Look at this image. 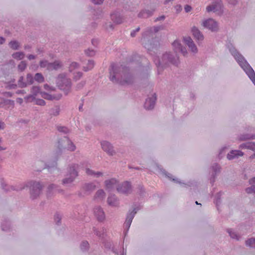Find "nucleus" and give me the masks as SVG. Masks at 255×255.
<instances>
[{
    "label": "nucleus",
    "mask_w": 255,
    "mask_h": 255,
    "mask_svg": "<svg viewBox=\"0 0 255 255\" xmlns=\"http://www.w3.org/2000/svg\"><path fill=\"white\" fill-rule=\"evenodd\" d=\"M137 193L140 196H143L144 194L145 191L142 185H138L137 187Z\"/></svg>",
    "instance_id": "864d4df0"
},
{
    "label": "nucleus",
    "mask_w": 255,
    "mask_h": 255,
    "mask_svg": "<svg viewBox=\"0 0 255 255\" xmlns=\"http://www.w3.org/2000/svg\"><path fill=\"white\" fill-rule=\"evenodd\" d=\"M222 195V193L221 192H219L217 194L215 197V200L214 201V203L216 204V206L217 208L218 209V206L221 204V196Z\"/></svg>",
    "instance_id": "a19ab883"
},
{
    "label": "nucleus",
    "mask_w": 255,
    "mask_h": 255,
    "mask_svg": "<svg viewBox=\"0 0 255 255\" xmlns=\"http://www.w3.org/2000/svg\"><path fill=\"white\" fill-rule=\"evenodd\" d=\"M35 104L39 106H44L46 103L44 100L40 99H35Z\"/></svg>",
    "instance_id": "bf43d9fd"
},
{
    "label": "nucleus",
    "mask_w": 255,
    "mask_h": 255,
    "mask_svg": "<svg viewBox=\"0 0 255 255\" xmlns=\"http://www.w3.org/2000/svg\"><path fill=\"white\" fill-rule=\"evenodd\" d=\"M85 84H86V82L85 81H81V82H80V83H79L77 85V86H76L77 89V90H79V89H82V88L84 87V86H85Z\"/></svg>",
    "instance_id": "0e129e2a"
},
{
    "label": "nucleus",
    "mask_w": 255,
    "mask_h": 255,
    "mask_svg": "<svg viewBox=\"0 0 255 255\" xmlns=\"http://www.w3.org/2000/svg\"><path fill=\"white\" fill-rule=\"evenodd\" d=\"M94 213L98 221L103 222L105 220V214L100 206H96L94 208Z\"/></svg>",
    "instance_id": "f3484780"
},
{
    "label": "nucleus",
    "mask_w": 255,
    "mask_h": 255,
    "mask_svg": "<svg viewBox=\"0 0 255 255\" xmlns=\"http://www.w3.org/2000/svg\"><path fill=\"white\" fill-rule=\"evenodd\" d=\"M102 149L109 156H113L116 153L113 145L109 141L103 140L101 142Z\"/></svg>",
    "instance_id": "9d476101"
},
{
    "label": "nucleus",
    "mask_w": 255,
    "mask_h": 255,
    "mask_svg": "<svg viewBox=\"0 0 255 255\" xmlns=\"http://www.w3.org/2000/svg\"><path fill=\"white\" fill-rule=\"evenodd\" d=\"M244 154V152L239 150H232L227 155L228 159L231 160L235 158H238L240 156H242Z\"/></svg>",
    "instance_id": "6ab92c4d"
},
{
    "label": "nucleus",
    "mask_w": 255,
    "mask_h": 255,
    "mask_svg": "<svg viewBox=\"0 0 255 255\" xmlns=\"http://www.w3.org/2000/svg\"><path fill=\"white\" fill-rule=\"evenodd\" d=\"M109 73L110 79L114 83L125 86L131 85L134 81V77L129 68L122 65L112 64L109 68Z\"/></svg>",
    "instance_id": "f257e3e1"
},
{
    "label": "nucleus",
    "mask_w": 255,
    "mask_h": 255,
    "mask_svg": "<svg viewBox=\"0 0 255 255\" xmlns=\"http://www.w3.org/2000/svg\"><path fill=\"white\" fill-rule=\"evenodd\" d=\"M140 30V27H137L135 29L132 30L131 33H130V36L132 37H133L135 36L136 35V33L138 32Z\"/></svg>",
    "instance_id": "338daca9"
},
{
    "label": "nucleus",
    "mask_w": 255,
    "mask_h": 255,
    "mask_svg": "<svg viewBox=\"0 0 255 255\" xmlns=\"http://www.w3.org/2000/svg\"><path fill=\"white\" fill-rule=\"evenodd\" d=\"M246 245L247 246L255 248V238H251L247 240Z\"/></svg>",
    "instance_id": "37998d69"
},
{
    "label": "nucleus",
    "mask_w": 255,
    "mask_h": 255,
    "mask_svg": "<svg viewBox=\"0 0 255 255\" xmlns=\"http://www.w3.org/2000/svg\"><path fill=\"white\" fill-rule=\"evenodd\" d=\"M57 187V185L54 184L49 185L48 187V195H49L52 190L56 189Z\"/></svg>",
    "instance_id": "052dcab7"
},
{
    "label": "nucleus",
    "mask_w": 255,
    "mask_h": 255,
    "mask_svg": "<svg viewBox=\"0 0 255 255\" xmlns=\"http://www.w3.org/2000/svg\"><path fill=\"white\" fill-rule=\"evenodd\" d=\"M7 105L11 106L13 108L14 105V101L0 97V107L3 108L4 106Z\"/></svg>",
    "instance_id": "a878e982"
},
{
    "label": "nucleus",
    "mask_w": 255,
    "mask_h": 255,
    "mask_svg": "<svg viewBox=\"0 0 255 255\" xmlns=\"http://www.w3.org/2000/svg\"><path fill=\"white\" fill-rule=\"evenodd\" d=\"M24 53L23 52H16L12 54V57L17 60H21L24 58Z\"/></svg>",
    "instance_id": "f704fd0d"
},
{
    "label": "nucleus",
    "mask_w": 255,
    "mask_h": 255,
    "mask_svg": "<svg viewBox=\"0 0 255 255\" xmlns=\"http://www.w3.org/2000/svg\"><path fill=\"white\" fill-rule=\"evenodd\" d=\"M105 27L107 29L113 30L114 28V26L112 23H111V22H108L106 23Z\"/></svg>",
    "instance_id": "774afa93"
},
{
    "label": "nucleus",
    "mask_w": 255,
    "mask_h": 255,
    "mask_svg": "<svg viewBox=\"0 0 255 255\" xmlns=\"http://www.w3.org/2000/svg\"><path fill=\"white\" fill-rule=\"evenodd\" d=\"M108 204L113 207H116L119 205L117 198L115 195L110 194L107 199Z\"/></svg>",
    "instance_id": "393cba45"
},
{
    "label": "nucleus",
    "mask_w": 255,
    "mask_h": 255,
    "mask_svg": "<svg viewBox=\"0 0 255 255\" xmlns=\"http://www.w3.org/2000/svg\"><path fill=\"white\" fill-rule=\"evenodd\" d=\"M210 4L206 7V11L210 12H220L223 13V4L222 0H211Z\"/></svg>",
    "instance_id": "0eeeda50"
},
{
    "label": "nucleus",
    "mask_w": 255,
    "mask_h": 255,
    "mask_svg": "<svg viewBox=\"0 0 255 255\" xmlns=\"http://www.w3.org/2000/svg\"><path fill=\"white\" fill-rule=\"evenodd\" d=\"M83 76V73L81 72H77L74 73L73 79L75 81L79 80Z\"/></svg>",
    "instance_id": "4d7b16f0"
},
{
    "label": "nucleus",
    "mask_w": 255,
    "mask_h": 255,
    "mask_svg": "<svg viewBox=\"0 0 255 255\" xmlns=\"http://www.w3.org/2000/svg\"><path fill=\"white\" fill-rule=\"evenodd\" d=\"M227 232L228 233H229L230 236L232 238V239H235L237 240H239L240 239V237L238 235V234L235 232L234 231H233L232 229H228L227 230Z\"/></svg>",
    "instance_id": "e433bc0d"
},
{
    "label": "nucleus",
    "mask_w": 255,
    "mask_h": 255,
    "mask_svg": "<svg viewBox=\"0 0 255 255\" xmlns=\"http://www.w3.org/2000/svg\"><path fill=\"white\" fill-rule=\"evenodd\" d=\"M131 185L129 182L125 181L117 187V191L119 193L125 194H128L131 192Z\"/></svg>",
    "instance_id": "9b49d317"
},
{
    "label": "nucleus",
    "mask_w": 255,
    "mask_h": 255,
    "mask_svg": "<svg viewBox=\"0 0 255 255\" xmlns=\"http://www.w3.org/2000/svg\"><path fill=\"white\" fill-rule=\"evenodd\" d=\"M106 194L103 189L98 190L94 196L95 199H99L103 200L105 197Z\"/></svg>",
    "instance_id": "7c9ffc66"
},
{
    "label": "nucleus",
    "mask_w": 255,
    "mask_h": 255,
    "mask_svg": "<svg viewBox=\"0 0 255 255\" xmlns=\"http://www.w3.org/2000/svg\"><path fill=\"white\" fill-rule=\"evenodd\" d=\"M85 54L89 57L94 56L96 54V51L92 49L89 48L85 50Z\"/></svg>",
    "instance_id": "de8ad7c7"
},
{
    "label": "nucleus",
    "mask_w": 255,
    "mask_h": 255,
    "mask_svg": "<svg viewBox=\"0 0 255 255\" xmlns=\"http://www.w3.org/2000/svg\"><path fill=\"white\" fill-rule=\"evenodd\" d=\"M34 78L33 77L32 75L30 73H28L26 75V82L27 86L28 85H32L34 83Z\"/></svg>",
    "instance_id": "a18cd8bd"
},
{
    "label": "nucleus",
    "mask_w": 255,
    "mask_h": 255,
    "mask_svg": "<svg viewBox=\"0 0 255 255\" xmlns=\"http://www.w3.org/2000/svg\"><path fill=\"white\" fill-rule=\"evenodd\" d=\"M154 62L156 65L158 69V71L162 70L164 68L169 65L170 64L174 65L175 59L174 56L170 53H165L163 54L161 60L158 58H155L154 59Z\"/></svg>",
    "instance_id": "7ed1b4c3"
},
{
    "label": "nucleus",
    "mask_w": 255,
    "mask_h": 255,
    "mask_svg": "<svg viewBox=\"0 0 255 255\" xmlns=\"http://www.w3.org/2000/svg\"><path fill=\"white\" fill-rule=\"evenodd\" d=\"M23 77L20 76L18 80L17 86L21 88H25L27 86V83L24 82Z\"/></svg>",
    "instance_id": "ea45409f"
},
{
    "label": "nucleus",
    "mask_w": 255,
    "mask_h": 255,
    "mask_svg": "<svg viewBox=\"0 0 255 255\" xmlns=\"http://www.w3.org/2000/svg\"><path fill=\"white\" fill-rule=\"evenodd\" d=\"M10 223L8 220L4 219L1 224V230L3 231H7L10 229Z\"/></svg>",
    "instance_id": "c85d7f7f"
},
{
    "label": "nucleus",
    "mask_w": 255,
    "mask_h": 255,
    "mask_svg": "<svg viewBox=\"0 0 255 255\" xmlns=\"http://www.w3.org/2000/svg\"><path fill=\"white\" fill-rule=\"evenodd\" d=\"M86 173L88 175L90 176H93L94 177L95 172L89 168H86Z\"/></svg>",
    "instance_id": "69168bd1"
},
{
    "label": "nucleus",
    "mask_w": 255,
    "mask_h": 255,
    "mask_svg": "<svg viewBox=\"0 0 255 255\" xmlns=\"http://www.w3.org/2000/svg\"><path fill=\"white\" fill-rule=\"evenodd\" d=\"M60 109L59 107L56 106L53 108H51L49 111V114L51 116H57L59 115Z\"/></svg>",
    "instance_id": "2f4dec72"
},
{
    "label": "nucleus",
    "mask_w": 255,
    "mask_h": 255,
    "mask_svg": "<svg viewBox=\"0 0 255 255\" xmlns=\"http://www.w3.org/2000/svg\"><path fill=\"white\" fill-rule=\"evenodd\" d=\"M61 216L58 214L56 213L54 216V220L56 224L59 225L61 223Z\"/></svg>",
    "instance_id": "5fc2aeb1"
},
{
    "label": "nucleus",
    "mask_w": 255,
    "mask_h": 255,
    "mask_svg": "<svg viewBox=\"0 0 255 255\" xmlns=\"http://www.w3.org/2000/svg\"><path fill=\"white\" fill-rule=\"evenodd\" d=\"M157 170L159 173L165 178H167L170 181H175V179L174 176L170 173L166 171L161 165L157 164H156Z\"/></svg>",
    "instance_id": "a211bd4d"
},
{
    "label": "nucleus",
    "mask_w": 255,
    "mask_h": 255,
    "mask_svg": "<svg viewBox=\"0 0 255 255\" xmlns=\"http://www.w3.org/2000/svg\"><path fill=\"white\" fill-rule=\"evenodd\" d=\"M62 65L59 61H55L54 62L50 63L49 66V71L53 70H57L62 67Z\"/></svg>",
    "instance_id": "bb28decb"
},
{
    "label": "nucleus",
    "mask_w": 255,
    "mask_h": 255,
    "mask_svg": "<svg viewBox=\"0 0 255 255\" xmlns=\"http://www.w3.org/2000/svg\"><path fill=\"white\" fill-rule=\"evenodd\" d=\"M58 144V147L60 150L67 149L70 151H74L76 149L75 145L67 136H64L63 138L60 139Z\"/></svg>",
    "instance_id": "423d86ee"
},
{
    "label": "nucleus",
    "mask_w": 255,
    "mask_h": 255,
    "mask_svg": "<svg viewBox=\"0 0 255 255\" xmlns=\"http://www.w3.org/2000/svg\"><path fill=\"white\" fill-rule=\"evenodd\" d=\"M157 97L155 93H153L151 96H148L146 99L144 104V107L146 110H152L155 104Z\"/></svg>",
    "instance_id": "f8f14e48"
},
{
    "label": "nucleus",
    "mask_w": 255,
    "mask_h": 255,
    "mask_svg": "<svg viewBox=\"0 0 255 255\" xmlns=\"http://www.w3.org/2000/svg\"><path fill=\"white\" fill-rule=\"evenodd\" d=\"M111 19L116 24H121L123 22V19L121 13L118 12H114L111 14Z\"/></svg>",
    "instance_id": "b1692460"
},
{
    "label": "nucleus",
    "mask_w": 255,
    "mask_h": 255,
    "mask_svg": "<svg viewBox=\"0 0 255 255\" xmlns=\"http://www.w3.org/2000/svg\"><path fill=\"white\" fill-rule=\"evenodd\" d=\"M89 248V244L87 241H83L80 245V249L83 252L87 251Z\"/></svg>",
    "instance_id": "c03bdc74"
},
{
    "label": "nucleus",
    "mask_w": 255,
    "mask_h": 255,
    "mask_svg": "<svg viewBox=\"0 0 255 255\" xmlns=\"http://www.w3.org/2000/svg\"><path fill=\"white\" fill-rule=\"evenodd\" d=\"M34 80L38 83H42L44 81V78L43 75L39 73H36L34 76Z\"/></svg>",
    "instance_id": "c9c22d12"
},
{
    "label": "nucleus",
    "mask_w": 255,
    "mask_h": 255,
    "mask_svg": "<svg viewBox=\"0 0 255 255\" xmlns=\"http://www.w3.org/2000/svg\"><path fill=\"white\" fill-rule=\"evenodd\" d=\"M2 187L3 190L6 191H10L11 190H18V189H16L14 186H9L8 187L6 185H4V184H2Z\"/></svg>",
    "instance_id": "3c124183"
},
{
    "label": "nucleus",
    "mask_w": 255,
    "mask_h": 255,
    "mask_svg": "<svg viewBox=\"0 0 255 255\" xmlns=\"http://www.w3.org/2000/svg\"><path fill=\"white\" fill-rule=\"evenodd\" d=\"M96 185L93 182L85 183L83 186V189L86 193L90 194L96 189Z\"/></svg>",
    "instance_id": "5701e85b"
},
{
    "label": "nucleus",
    "mask_w": 255,
    "mask_h": 255,
    "mask_svg": "<svg viewBox=\"0 0 255 255\" xmlns=\"http://www.w3.org/2000/svg\"><path fill=\"white\" fill-rule=\"evenodd\" d=\"M105 184L106 189L109 191L113 190L115 188L117 189V187L119 185L118 181L115 178H111L110 179L105 180Z\"/></svg>",
    "instance_id": "dca6fc26"
},
{
    "label": "nucleus",
    "mask_w": 255,
    "mask_h": 255,
    "mask_svg": "<svg viewBox=\"0 0 255 255\" xmlns=\"http://www.w3.org/2000/svg\"><path fill=\"white\" fill-rule=\"evenodd\" d=\"M138 209L136 208H134L132 211L129 210L127 214L126 220L124 224L125 230H126L125 234L127 233L128 231L132 220L137 213Z\"/></svg>",
    "instance_id": "1a4fd4ad"
},
{
    "label": "nucleus",
    "mask_w": 255,
    "mask_h": 255,
    "mask_svg": "<svg viewBox=\"0 0 255 255\" xmlns=\"http://www.w3.org/2000/svg\"><path fill=\"white\" fill-rule=\"evenodd\" d=\"M37 164H41L42 166L40 168L36 169L37 171H41L42 169L45 168H47L48 171L50 173H54L56 172L58 173L59 172V169L57 168V163L56 161H54L51 164H46L42 161H38Z\"/></svg>",
    "instance_id": "6e6552de"
},
{
    "label": "nucleus",
    "mask_w": 255,
    "mask_h": 255,
    "mask_svg": "<svg viewBox=\"0 0 255 255\" xmlns=\"http://www.w3.org/2000/svg\"><path fill=\"white\" fill-rule=\"evenodd\" d=\"M56 84L59 89L64 91L65 95H68L71 88V79L67 78L64 74H59L56 80Z\"/></svg>",
    "instance_id": "20e7f679"
},
{
    "label": "nucleus",
    "mask_w": 255,
    "mask_h": 255,
    "mask_svg": "<svg viewBox=\"0 0 255 255\" xmlns=\"http://www.w3.org/2000/svg\"><path fill=\"white\" fill-rule=\"evenodd\" d=\"M35 99H36L34 95H33L32 94L28 95L27 96H26L24 98L25 100L27 102H30L35 101Z\"/></svg>",
    "instance_id": "6e6d98bb"
},
{
    "label": "nucleus",
    "mask_w": 255,
    "mask_h": 255,
    "mask_svg": "<svg viewBox=\"0 0 255 255\" xmlns=\"http://www.w3.org/2000/svg\"><path fill=\"white\" fill-rule=\"evenodd\" d=\"M79 67V64L76 62H73L71 63L69 68V71L71 72L73 70L78 68Z\"/></svg>",
    "instance_id": "8fccbe9b"
},
{
    "label": "nucleus",
    "mask_w": 255,
    "mask_h": 255,
    "mask_svg": "<svg viewBox=\"0 0 255 255\" xmlns=\"http://www.w3.org/2000/svg\"><path fill=\"white\" fill-rule=\"evenodd\" d=\"M191 31L194 38L198 41H202L204 39V36L201 31L196 26L192 28Z\"/></svg>",
    "instance_id": "4be33fe9"
},
{
    "label": "nucleus",
    "mask_w": 255,
    "mask_h": 255,
    "mask_svg": "<svg viewBox=\"0 0 255 255\" xmlns=\"http://www.w3.org/2000/svg\"><path fill=\"white\" fill-rule=\"evenodd\" d=\"M8 46L12 50H16L19 49L20 47V43L18 41L13 40L9 42Z\"/></svg>",
    "instance_id": "c756f323"
},
{
    "label": "nucleus",
    "mask_w": 255,
    "mask_h": 255,
    "mask_svg": "<svg viewBox=\"0 0 255 255\" xmlns=\"http://www.w3.org/2000/svg\"><path fill=\"white\" fill-rule=\"evenodd\" d=\"M212 170L214 173L211 175L210 178V182L213 184L215 181V178L217 174L220 172L221 167L217 163L214 164L212 166Z\"/></svg>",
    "instance_id": "412c9836"
},
{
    "label": "nucleus",
    "mask_w": 255,
    "mask_h": 255,
    "mask_svg": "<svg viewBox=\"0 0 255 255\" xmlns=\"http://www.w3.org/2000/svg\"><path fill=\"white\" fill-rule=\"evenodd\" d=\"M154 9H144L141 10L138 14V17L141 18H147L153 14Z\"/></svg>",
    "instance_id": "aec40b11"
},
{
    "label": "nucleus",
    "mask_w": 255,
    "mask_h": 255,
    "mask_svg": "<svg viewBox=\"0 0 255 255\" xmlns=\"http://www.w3.org/2000/svg\"><path fill=\"white\" fill-rule=\"evenodd\" d=\"M240 141H244L249 139H255V134H251L249 133H244L240 134L238 137Z\"/></svg>",
    "instance_id": "cd10ccee"
},
{
    "label": "nucleus",
    "mask_w": 255,
    "mask_h": 255,
    "mask_svg": "<svg viewBox=\"0 0 255 255\" xmlns=\"http://www.w3.org/2000/svg\"><path fill=\"white\" fill-rule=\"evenodd\" d=\"M30 197L32 199L37 198L40 194L43 185L39 181H31L29 182Z\"/></svg>",
    "instance_id": "39448f33"
},
{
    "label": "nucleus",
    "mask_w": 255,
    "mask_h": 255,
    "mask_svg": "<svg viewBox=\"0 0 255 255\" xmlns=\"http://www.w3.org/2000/svg\"><path fill=\"white\" fill-rule=\"evenodd\" d=\"M56 128L58 131L64 134L70 132V130L66 127L57 126Z\"/></svg>",
    "instance_id": "4c0bfd02"
},
{
    "label": "nucleus",
    "mask_w": 255,
    "mask_h": 255,
    "mask_svg": "<svg viewBox=\"0 0 255 255\" xmlns=\"http://www.w3.org/2000/svg\"><path fill=\"white\" fill-rule=\"evenodd\" d=\"M49 63L47 60H43L40 61L39 65L41 68H46L49 70Z\"/></svg>",
    "instance_id": "49530a36"
},
{
    "label": "nucleus",
    "mask_w": 255,
    "mask_h": 255,
    "mask_svg": "<svg viewBox=\"0 0 255 255\" xmlns=\"http://www.w3.org/2000/svg\"><path fill=\"white\" fill-rule=\"evenodd\" d=\"M184 40L185 44L188 47L189 50L193 53V54H195L198 52V48L190 37L184 38Z\"/></svg>",
    "instance_id": "4468645a"
},
{
    "label": "nucleus",
    "mask_w": 255,
    "mask_h": 255,
    "mask_svg": "<svg viewBox=\"0 0 255 255\" xmlns=\"http://www.w3.org/2000/svg\"><path fill=\"white\" fill-rule=\"evenodd\" d=\"M202 25L204 27L213 32L217 31L218 30L217 22L212 18H209L204 20Z\"/></svg>",
    "instance_id": "ddd939ff"
},
{
    "label": "nucleus",
    "mask_w": 255,
    "mask_h": 255,
    "mask_svg": "<svg viewBox=\"0 0 255 255\" xmlns=\"http://www.w3.org/2000/svg\"><path fill=\"white\" fill-rule=\"evenodd\" d=\"M27 66V64L25 61H22L20 62L19 64L18 65V69L20 71H24Z\"/></svg>",
    "instance_id": "09e8293b"
},
{
    "label": "nucleus",
    "mask_w": 255,
    "mask_h": 255,
    "mask_svg": "<svg viewBox=\"0 0 255 255\" xmlns=\"http://www.w3.org/2000/svg\"><path fill=\"white\" fill-rule=\"evenodd\" d=\"M251 186L246 189V192L248 194L254 193L255 192V185L251 184Z\"/></svg>",
    "instance_id": "603ef678"
},
{
    "label": "nucleus",
    "mask_w": 255,
    "mask_h": 255,
    "mask_svg": "<svg viewBox=\"0 0 255 255\" xmlns=\"http://www.w3.org/2000/svg\"><path fill=\"white\" fill-rule=\"evenodd\" d=\"M40 95L41 96V97L46 100H53V99H54V96L44 92H41Z\"/></svg>",
    "instance_id": "79ce46f5"
},
{
    "label": "nucleus",
    "mask_w": 255,
    "mask_h": 255,
    "mask_svg": "<svg viewBox=\"0 0 255 255\" xmlns=\"http://www.w3.org/2000/svg\"><path fill=\"white\" fill-rule=\"evenodd\" d=\"M159 46V42L156 39H152L151 42L146 43L144 44L145 48H146L149 52L153 51L155 53V50H157Z\"/></svg>",
    "instance_id": "2eb2a0df"
},
{
    "label": "nucleus",
    "mask_w": 255,
    "mask_h": 255,
    "mask_svg": "<svg viewBox=\"0 0 255 255\" xmlns=\"http://www.w3.org/2000/svg\"><path fill=\"white\" fill-rule=\"evenodd\" d=\"M79 165L76 164L69 165L65 177L62 180V184L66 187H72L76 178L79 176L78 169Z\"/></svg>",
    "instance_id": "f03ea898"
},
{
    "label": "nucleus",
    "mask_w": 255,
    "mask_h": 255,
    "mask_svg": "<svg viewBox=\"0 0 255 255\" xmlns=\"http://www.w3.org/2000/svg\"><path fill=\"white\" fill-rule=\"evenodd\" d=\"M165 29V26L164 25H161L156 26L154 27H151L148 28V31L150 32L153 31L154 33H157L160 30H162Z\"/></svg>",
    "instance_id": "473e14b6"
},
{
    "label": "nucleus",
    "mask_w": 255,
    "mask_h": 255,
    "mask_svg": "<svg viewBox=\"0 0 255 255\" xmlns=\"http://www.w3.org/2000/svg\"><path fill=\"white\" fill-rule=\"evenodd\" d=\"M93 231L96 236L99 238H104V233H102V232L99 231L95 227L93 228Z\"/></svg>",
    "instance_id": "13d9d810"
},
{
    "label": "nucleus",
    "mask_w": 255,
    "mask_h": 255,
    "mask_svg": "<svg viewBox=\"0 0 255 255\" xmlns=\"http://www.w3.org/2000/svg\"><path fill=\"white\" fill-rule=\"evenodd\" d=\"M95 63L94 61L92 60H89L88 62L87 65L86 66H84L83 68V70L85 72H87L92 70L94 67Z\"/></svg>",
    "instance_id": "72a5a7b5"
},
{
    "label": "nucleus",
    "mask_w": 255,
    "mask_h": 255,
    "mask_svg": "<svg viewBox=\"0 0 255 255\" xmlns=\"http://www.w3.org/2000/svg\"><path fill=\"white\" fill-rule=\"evenodd\" d=\"M180 51L181 53L184 57H187L188 53L186 48L181 47L180 48Z\"/></svg>",
    "instance_id": "e2e57ef3"
},
{
    "label": "nucleus",
    "mask_w": 255,
    "mask_h": 255,
    "mask_svg": "<svg viewBox=\"0 0 255 255\" xmlns=\"http://www.w3.org/2000/svg\"><path fill=\"white\" fill-rule=\"evenodd\" d=\"M40 92V88L39 86H33L31 89V94L36 97L38 94L41 93Z\"/></svg>",
    "instance_id": "58836bf2"
},
{
    "label": "nucleus",
    "mask_w": 255,
    "mask_h": 255,
    "mask_svg": "<svg viewBox=\"0 0 255 255\" xmlns=\"http://www.w3.org/2000/svg\"><path fill=\"white\" fill-rule=\"evenodd\" d=\"M248 149H250L255 151V142H248Z\"/></svg>",
    "instance_id": "680f3d73"
}]
</instances>
